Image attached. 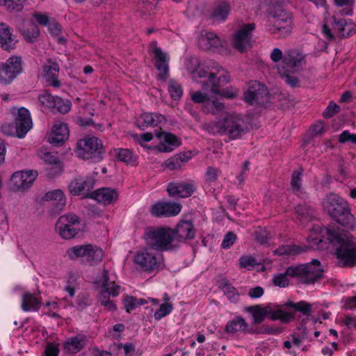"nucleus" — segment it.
I'll return each mask as SVG.
<instances>
[{"mask_svg":"<svg viewBox=\"0 0 356 356\" xmlns=\"http://www.w3.org/2000/svg\"><path fill=\"white\" fill-rule=\"evenodd\" d=\"M207 67V70L199 67L193 71V79L198 81V79L207 78V81H201L204 88H210L213 93L218 94L220 97L228 99L234 97L236 95V91L232 88L220 89L223 84L227 83L230 81L227 72L214 62H211Z\"/></svg>","mask_w":356,"mask_h":356,"instance_id":"f257e3e1","label":"nucleus"},{"mask_svg":"<svg viewBox=\"0 0 356 356\" xmlns=\"http://www.w3.org/2000/svg\"><path fill=\"white\" fill-rule=\"evenodd\" d=\"M326 232L330 243L337 245L334 255L338 266H356V238L340 229L327 228Z\"/></svg>","mask_w":356,"mask_h":356,"instance_id":"f03ea898","label":"nucleus"},{"mask_svg":"<svg viewBox=\"0 0 356 356\" xmlns=\"http://www.w3.org/2000/svg\"><path fill=\"white\" fill-rule=\"evenodd\" d=\"M323 270L318 259H313L310 263L291 266L284 273H278L273 277V283L280 287L289 285L288 277H296L302 284H314L323 276Z\"/></svg>","mask_w":356,"mask_h":356,"instance_id":"7ed1b4c3","label":"nucleus"},{"mask_svg":"<svg viewBox=\"0 0 356 356\" xmlns=\"http://www.w3.org/2000/svg\"><path fill=\"white\" fill-rule=\"evenodd\" d=\"M204 129L211 134L227 136L232 140L241 138L246 132L241 115L229 113L221 114L217 121L205 124Z\"/></svg>","mask_w":356,"mask_h":356,"instance_id":"20e7f679","label":"nucleus"},{"mask_svg":"<svg viewBox=\"0 0 356 356\" xmlns=\"http://www.w3.org/2000/svg\"><path fill=\"white\" fill-rule=\"evenodd\" d=\"M323 207L333 220L348 229H353L356 220L343 199L337 194L327 195L323 201Z\"/></svg>","mask_w":356,"mask_h":356,"instance_id":"39448f33","label":"nucleus"},{"mask_svg":"<svg viewBox=\"0 0 356 356\" xmlns=\"http://www.w3.org/2000/svg\"><path fill=\"white\" fill-rule=\"evenodd\" d=\"M144 238L155 250L172 251L178 248L174 230L170 227H147L145 229Z\"/></svg>","mask_w":356,"mask_h":356,"instance_id":"423d86ee","label":"nucleus"},{"mask_svg":"<svg viewBox=\"0 0 356 356\" xmlns=\"http://www.w3.org/2000/svg\"><path fill=\"white\" fill-rule=\"evenodd\" d=\"M97 284L99 286L98 301L101 305L106 311H115L116 305L113 300L110 299V297H116L120 294V286L110 280L108 272L105 269L98 277Z\"/></svg>","mask_w":356,"mask_h":356,"instance_id":"0eeeda50","label":"nucleus"},{"mask_svg":"<svg viewBox=\"0 0 356 356\" xmlns=\"http://www.w3.org/2000/svg\"><path fill=\"white\" fill-rule=\"evenodd\" d=\"M248 312L252 314L254 323H261L266 316L272 320H280L286 323L294 318V315L290 312H284L279 305L268 304L265 307L254 305L248 308Z\"/></svg>","mask_w":356,"mask_h":356,"instance_id":"6e6552de","label":"nucleus"},{"mask_svg":"<svg viewBox=\"0 0 356 356\" xmlns=\"http://www.w3.org/2000/svg\"><path fill=\"white\" fill-rule=\"evenodd\" d=\"M66 254L70 260L73 261L83 258L90 266L99 264L104 257L103 250L90 243L71 247L67 250Z\"/></svg>","mask_w":356,"mask_h":356,"instance_id":"1a4fd4ad","label":"nucleus"},{"mask_svg":"<svg viewBox=\"0 0 356 356\" xmlns=\"http://www.w3.org/2000/svg\"><path fill=\"white\" fill-rule=\"evenodd\" d=\"M103 151V145L101 140L96 137L86 136L80 139L76 144V153L83 159H97Z\"/></svg>","mask_w":356,"mask_h":356,"instance_id":"9d476101","label":"nucleus"},{"mask_svg":"<svg viewBox=\"0 0 356 356\" xmlns=\"http://www.w3.org/2000/svg\"><path fill=\"white\" fill-rule=\"evenodd\" d=\"M56 229L64 239L74 238L81 229L79 217L71 213L61 216L56 224Z\"/></svg>","mask_w":356,"mask_h":356,"instance_id":"9b49d317","label":"nucleus"},{"mask_svg":"<svg viewBox=\"0 0 356 356\" xmlns=\"http://www.w3.org/2000/svg\"><path fill=\"white\" fill-rule=\"evenodd\" d=\"M22 71L21 58H9L6 63L0 64V83H10Z\"/></svg>","mask_w":356,"mask_h":356,"instance_id":"f8f14e48","label":"nucleus"},{"mask_svg":"<svg viewBox=\"0 0 356 356\" xmlns=\"http://www.w3.org/2000/svg\"><path fill=\"white\" fill-rule=\"evenodd\" d=\"M255 29L254 23L241 26L233 35L232 44L240 52H243L251 45L252 33Z\"/></svg>","mask_w":356,"mask_h":356,"instance_id":"ddd939ff","label":"nucleus"},{"mask_svg":"<svg viewBox=\"0 0 356 356\" xmlns=\"http://www.w3.org/2000/svg\"><path fill=\"white\" fill-rule=\"evenodd\" d=\"M38 176L34 170L17 171L13 174L10 180V188L15 191H24L29 188Z\"/></svg>","mask_w":356,"mask_h":356,"instance_id":"4468645a","label":"nucleus"},{"mask_svg":"<svg viewBox=\"0 0 356 356\" xmlns=\"http://www.w3.org/2000/svg\"><path fill=\"white\" fill-rule=\"evenodd\" d=\"M245 100L251 105H264L269 100L267 88L257 81L252 82L245 93Z\"/></svg>","mask_w":356,"mask_h":356,"instance_id":"2eb2a0df","label":"nucleus"},{"mask_svg":"<svg viewBox=\"0 0 356 356\" xmlns=\"http://www.w3.org/2000/svg\"><path fill=\"white\" fill-rule=\"evenodd\" d=\"M149 47L154 54L155 67L159 72L158 78L161 80H165L169 72V57L165 52L157 47L156 42H152Z\"/></svg>","mask_w":356,"mask_h":356,"instance_id":"dca6fc26","label":"nucleus"},{"mask_svg":"<svg viewBox=\"0 0 356 356\" xmlns=\"http://www.w3.org/2000/svg\"><path fill=\"white\" fill-rule=\"evenodd\" d=\"M305 55L298 50L287 51L283 57V69L286 72H299L305 61Z\"/></svg>","mask_w":356,"mask_h":356,"instance_id":"f3484780","label":"nucleus"},{"mask_svg":"<svg viewBox=\"0 0 356 356\" xmlns=\"http://www.w3.org/2000/svg\"><path fill=\"white\" fill-rule=\"evenodd\" d=\"M15 123L16 136L19 138H24L33 126L32 119L29 110L24 107L19 108L17 115L15 117Z\"/></svg>","mask_w":356,"mask_h":356,"instance_id":"a211bd4d","label":"nucleus"},{"mask_svg":"<svg viewBox=\"0 0 356 356\" xmlns=\"http://www.w3.org/2000/svg\"><path fill=\"white\" fill-rule=\"evenodd\" d=\"M134 261L146 271L154 270L158 266L156 257L151 248L138 252L135 255Z\"/></svg>","mask_w":356,"mask_h":356,"instance_id":"6ab92c4d","label":"nucleus"},{"mask_svg":"<svg viewBox=\"0 0 356 356\" xmlns=\"http://www.w3.org/2000/svg\"><path fill=\"white\" fill-rule=\"evenodd\" d=\"M181 210L179 203L173 202H158L151 209V213L156 217H170L178 215Z\"/></svg>","mask_w":356,"mask_h":356,"instance_id":"aec40b11","label":"nucleus"},{"mask_svg":"<svg viewBox=\"0 0 356 356\" xmlns=\"http://www.w3.org/2000/svg\"><path fill=\"white\" fill-rule=\"evenodd\" d=\"M172 230H174L178 247L181 242H184L185 240L193 239L195 236V229L191 220H180L177 223L176 228L172 229Z\"/></svg>","mask_w":356,"mask_h":356,"instance_id":"412c9836","label":"nucleus"},{"mask_svg":"<svg viewBox=\"0 0 356 356\" xmlns=\"http://www.w3.org/2000/svg\"><path fill=\"white\" fill-rule=\"evenodd\" d=\"M95 180L90 177H79L73 179L70 185V193L73 195H84L94 187Z\"/></svg>","mask_w":356,"mask_h":356,"instance_id":"4be33fe9","label":"nucleus"},{"mask_svg":"<svg viewBox=\"0 0 356 356\" xmlns=\"http://www.w3.org/2000/svg\"><path fill=\"white\" fill-rule=\"evenodd\" d=\"M293 27V18L275 23H267V29L269 33L277 38H284L290 35Z\"/></svg>","mask_w":356,"mask_h":356,"instance_id":"5701e85b","label":"nucleus"},{"mask_svg":"<svg viewBox=\"0 0 356 356\" xmlns=\"http://www.w3.org/2000/svg\"><path fill=\"white\" fill-rule=\"evenodd\" d=\"M331 25L334 31L339 32L343 38H348L356 32V26L350 19L338 18L333 15L331 17Z\"/></svg>","mask_w":356,"mask_h":356,"instance_id":"b1692460","label":"nucleus"},{"mask_svg":"<svg viewBox=\"0 0 356 356\" xmlns=\"http://www.w3.org/2000/svg\"><path fill=\"white\" fill-rule=\"evenodd\" d=\"M195 190V186L193 184L185 181L170 183L167 188L170 196L181 198L190 197Z\"/></svg>","mask_w":356,"mask_h":356,"instance_id":"393cba45","label":"nucleus"},{"mask_svg":"<svg viewBox=\"0 0 356 356\" xmlns=\"http://www.w3.org/2000/svg\"><path fill=\"white\" fill-rule=\"evenodd\" d=\"M155 135L159 140L156 148L161 152H170L180 144L178 138L172 134L156 131Z\"/></svg>","mask_w":356,"mask_h":356,"instance_id":"a878e982","label":"nucleus"},{"mask_svg":"<svg viewBox=\"0 0 356 356\" xmlns=\"http://www.w3.org/2000/svg\"><path fill=\"white\" fill-rule=\"evenodd\" d=\"M198 46L203 50L216 49L222 45V41L213 31H202L197 39Z\"/></svg>","mask_w":356,"mask_h":356,"instance_id":"bb28decb","label":"nucleus"},{"mask_svg":"<svg viewBox=\"0 0 356 356\" xmlns=\"http://www.w3.org/2000/svg\"><path fill=\"white\" fill-rule=\"evenodd\" d=\"M69 136V129L67 124L63 122L57 121L54 123L48 141L51 144L60 145L63 143Z\"/></svg>","mask_w":356,"mask_h":356,"instance_id":"cd10ccee","label":"nucleus"},{"mask_svg":"<svg viewBox=\"0 0 356 356\" xmlns=\"http://www.w3.org/2000/svg\"><path fill=\"white\" fill-rule=\"evenodd\" d=\"M164 115L156 113H144L137 120L136 124L140 129L148 127H156L165 122Z\"/></svg>","mask_w":356,"mask_h":356,"instance_id":"c85d7f7f","label":"nucleus"},{"mask_svg":"<svg viewBox=\"0 0 356 356\" xmlns=\"http://www.w3.org/2000/svg\"><path fill=\"white\" fill-rule=\"evenodd\" d=\"M118 197V192L110 188H102L93 192L92 197L104 205L114 203Z\"/></svg>","mask_w":356,"mask_h":356,"instance_id":"c756f323","label":"nucleus"},{"mask_svg":"<svg viewBox=\"0 0 356 356\" xmlns=\"http://www.w3.org/2000/svg\"><path fill=\"white\" fill-rule=\"evenodd\" d=\"M44 76L47 82L54 88H59L60 81L58 80L59 65L56 62L48 60L43 66Z\"/></svg>","mask_w":356,"mask_h":356,"instance_id":"7c9ffc66","label":"nucleus"},{"mask_svg":"<svg viewBox=\"0 0 356 356\" xmlns=\"http://www.w3.org/2000/svg\"><path fill=\"white\" fill-rule=\"evenodd\" d=\"M41 306L40 298L30 292H25L22 296L21 308L24 312H37Z\"/></svg>","mask_w":356,"mask_h":356,"instance_id":"2f4dec72","label":"nucleus"},{"mask_svg":"<svg viewBox=\"0 0 356 356\" xmlns=\"http://www.w3.org/2000/svg\"><path fill=\"white\" fill-rule=\"evenodd\" d=\"M86 346V336H74L68 338L63 343V348L69 354H76Z\"/></svg>","mask_w":356,"mask_h":356,"instance_id":"473e14b6","label":"nucleus"},{"mask_svg":"<svg viewBox=\"0 0 356 356\" xmlns=\"http://www.w3.org/2000/svg\"><path fill=\"white\" fill-rule=\"evenodd\" d=\"M16 41L13 37L10 29L5 23L0 24V46L4 50H10L14 48Z\"/></svg>","mask_w":356,"mask_h":356,"instance_id":"72a5a7b5","label":"nucleus"},{"mask_svg":"<svg viewBox=\"0 0 356 356\" xmlns=\"http://www.w3.org/2000/svg\"><path fill=\"white\" fill-rule=\"evenodd\" d=\"M230 13V6L226 1L217 3L211 14V19L213 22H222L227 19Z\"/></svg>","mask_w":356,"mask_h":356,"instance_id":"f704fd0d","label":"nucleus"},{"mask_svg":"<svg viewBox=\"0 0 356 356\" xmlns=\"http://www.w3.org/2000/svg\"><path fill=\"white\" fill-rule=\"evenodd\" d=\"M293 18L292 14L282 6H274L269 9L267 23H275Z\"/></svg>","mask_w":356,"mask_h":356,"instance_id":"c9c22d12","label":"nucleus"},{"mask_svg":"<svg viewBox=\"0 0 356 356\" xmlns=\"http://www.w3.org/2000/svg\"><path fill=\"white\" fill-rule=\"evenodd\" d=\"M307 250V247L296 245H282L274 250V254L278 256L291 257L300 254Z\"/></svg>","mask_w":356,"mask_h":356,"instance_id":"e433bc0d","label":"nucleus"},{"mask_svg":"<svg viewBox=\"0 0 356 356\" xmlns=\"http://www.w3.org/2000/svg\"><path fill=\"white\" fill-rule=\"evenodd\" d=\"M44 200L51 202V204L57 210H61L66 203V198L63 191L60 189L53 190L44 195Z\"/></svg>","mask_w":356,"mask_h":356,"instance_id":"4c0bfd02","label":"nucleus"},{"mask_svg":"<svg viewBox=\"0 0 356 356\" xmlns=\"http://www.w3.org/2000/svg\"><path fill=\"white\" fill-rule=\"evenodd\" d=\"M247 328L248 324L245 319L241 316H237L227 323L225 331L232 334L236 332H245Z\"/></svg>","mask_w":356,"mask_h":356,"instance_id":"58836bf2","label":"nucleus"},{"mask_svg":"<svg viewBox=\"0 0 356 356\" xmlns=\"http://www.w3.org/2000/svg\"><path fill=\"white\" fill-rule=\"evenodd\" d=\"M220 288L232 302H236L238 300L239 293L237 289L226 280H222L220 283Z\"/></svg>","mask_w":356,"mask_h":356,"instance_id":"ea45409f","label":"nucleus"},{"mask_svg":"<svg viewBox=\"0 0 356 356\" xmlns=\"http://www.w3.org/2000/svg\"><path fill=\"white\" fill-rule=\"evenodd\" d=\"M114 152L118 160L127 164L135 165L136 156L129 149L116 148Z\"/></svg>","mask_w":356,"mask_h":356,"instance_id":"a19ab883","label":"nucleus"},{"mask_svg":"<svg viewBox=\"0 0 356 356\" xmlns=\"http://www.w3.org/2000/svg\"><path fill=\"white\" fill-rule=\"evenodd\" d=\"M26 0H0V6L5 7L8 11H21Z\"/></svg>","mask_w":356,"mask_h":356,"instance_id":"79ce46f5","label":"nucleus"},{"mask_svg":"<svg viewBox=\"0 0 356 356\" xmlns=\"http://www.w3.org/2000/svg\"><path fill=\"white\" fill-rule=\"evenodd\" d=\"M168 92L174 100L179 99L183 95L181 86L174 79H170L168 86Z\"/></svg>","mask_w":356,"mask_h":356,"instance_id":"37998d69","label":"nucleus"},{"mask_svg":"<svg viewBox=\"0 0 356 356\" xmlns=\"http://www.w3.org/2000/svg\"><path fill=\"white\" fill-rule=\"evenodd\" d=\"M296 211L304 221H309L314 217V209L305 204H298L296 207Z\"/></svg>","mask_w":356,"mask_h":356,"instance_id":"c03bdc74","label":"nucleus"},{"mask_svg":"<svg viewBox=\"0 0 356 356\" xmlns=\"http://www.w3.org/2000/svg\"><path fill=\"white\" fill-rule=\"evenodd\" d=\"M286 305L301 312L305 316H309L312 310V305L305 301H299L296 303L289 302Z\"/></svg>","mask_w":356,"mask_h":356,"instance_id":"a18cd8bd","label":"nucleus"},{"mask_svg":"<svg viewBox=\"0 0 356 356\" xmlns=\"http://www.w3.org/2000/svg\"><path fill=\"white\" fill-rule=\"evenodd\" d=\"M302 170H295L291 176V186L293 191L298 194L301 192Z\"/></svg>","mask_w":356,"mask_h":356,"instance_id":"49530a36","label":"nucleus"},{"mask_svg":"<svg viewBox=\"0 0 356 356\" xmlns=\"http://www.w3.org/2000/svg\"><path fill=\"white\" fill-rule=\"evenodd\" d=\"M55 104L52 108L56 110L60 113L65 114L68 113L72 106V104L69 100H64L59 97H56Z\"/></svg>","mask_w":356,"mask_h":356,"instance_id":"de8ad7c7","label":"nucleus"},{"mask_svg":"<svg viewBox=\"0 0 356 356\" xmlns=\"http://www.w3.org/2000/svg\"><path fill=\"white\" fill-rule=\"evenodd\" d=\"M173 307L170 302H165L160 305L159 308L154 312V317L156 321H159L172 311Z\"/></svg>","mask_w":356,"mask_h":356,"instance_id":"09e8293b","label":"nucleus"},{"mask_svg":"<svg viewBox=\"0 0 356 356\" xmlns=\"http://www.w3.org/2000/svg\"><path fill=\"white\" fill-rule=\"evenodd\" d=\"M221 172L219 169L215 167L209 166L207 168L205 173L206 181L209 183L216 182Z\"/></svg>","mask_w":356,"mask_h":356,"instance_id":"8fccbe9b","label":"nucleus"},{"mask_svg":"<svg viewBox=\"0 0 356 356\" xmlns=\"http://www.w3.org/2000/svg\"><path fill=\"white\" fill-rule=\"evenodd\" d=\"M56 97L52 96L49 93L44 92L39 95L38 99L40 104L47 108H52L55 104Z\"/></svg>","mask_w":356,"mask_h":356,"instance_id":"3c124183","label":"nucleus"},{"mask_svg":"<svg viewBox=\"0 0 356 356\" xmlns=\"http://www.w3.org/2000/svg\"><path fill=\"white\" fill-rule=\"evenodd\" d=\"M256 264V260L252 256H243L239 259V266L241 268H250L254 267Z\"/></svg>","mask_w":356,"mask_h":356,"instance_id":"603ef678","label":"nucleus"},{"mask_svg":"<svg viewBox=\"0 0 356 356\" xmlns=\"http://www.w3.org/2000/svg\"><path fill=\"white\" fill-rule=\"evenodd\" d=\"M122 304L127 312H131L137 307L136 298L127 296L122 300Z\"/></svg>","mask_w":356,"mask_h":356,"instance_id":"864d4df0","label":"nucleus"},{"mask_svg":"<svg viewBox=\"0 0 356 356\" xmlns=\"http://www.w3.org/2000/svg\"><path fill=\"white\" fill-rule=\"evenodd\" d=\"M60 353L58 344L56 343H49L43 353V356H58Z\"/></svg>","mask_w":356,"mask_h":356,"instance_id":"5fc2aeb1","label":"nucleus"},{"mask_svg":"<svg viewBox=\"0 0 356 356\" xmlns=\"http://www.w3.org/2000/svg\"><path fill=\"white\" fill-rule=\"evenodd\" d=\"M289 72H286V70L282 74L284 81L291 88H297L300 86L299 79L297 76L290 75Z\"/></svg>","mask_w":356,"mask_h":356,"instance_id":"6e6d98bb","label":"nucleus"},{"mask_svg":"<svg viewBox=\"0 0 356 356\" xmlns=\"http://www.w3.org/2000/svg\"><path fill=\"white\" fill-rule=\"evenodd\" d=\"M164 165L170 170H177L182 167L181 161L177 156H174L164 162Z\"/></svg>","mask_w":356,"mask_h":356,"instance_id":"4d7b16f0","label":"nucleus"},{"mask_svg":"<svg viewBox=\"0 0 356 356\" xmlns=\"http://www.w3.org/2000/svg\"><path fill=\"white\" fill-rule=\"evenodd\" d=\"M236 236L233 232H228L225 234L222 243L221 247L224 249L229 248L236 241Z\"/></svg>","mask_w":356,"mask_h":356,"instance_id":"13d9d810","label":"nucleus"},{"mask_svg":"<svg viewBox=\"0 0 356 356\" xmlns=\"http://www.w3.org/2000/svg\"><path fill=\"white\" fill-rule=\"evenodd\" d=\"M339 110L340 108L337 104L334 102H330L323 113V117L325 118H332L336 113H339Z\"/></svg>","mask_w":356,"mask_h":356,"instance_id":"bf43d9fd","label":"nucleus"},{"mask_svg":"<svg viewBox=\"0 0 356 356\" xmlns=\"http://www.w3.org/2000/svg\"><path fill=\"white\" fill-rule=\"evenodd\" d=\"M41 158L48 164L55 165V168H58V170H60V167L58 163V157L54 156L50 152H45L42 156Z\"/></svg>","mask_w":356,"mask_h":356,"instance_id":"052dcab7","label":"nucleus"},{"mask_svg":"<svg viewBox=\"0 0 356 356\" xmlns=\"http://www.w3.org/2000/svg\"><path fill=\"white\" fill-rule=\"evenodd\" d=\"M40 35V31L35 24H31L30 29L25 32V35L29 41H33Z\"/></svg>","mask_w":356,"mask_h":356,"instance_id":"680f3d73","label":"nucleus"},{"mask_svg":"<svg viewBox=\"0 0 356 356\" xmlns=\"http://www.w3.org/2000/svg\"><path fill=\"white\" fill-rule=\"evenodd\" d=\"M153 138V134L150 132H147L140 134L139 138H136L137 142L140 145L144 148H149V146L145 145L144 143L149 142Z\"/></svg>","mask_w":356,"mask_h":356,"instance_id":"e2e57ef3","label":"nucleus"},{"mask_svg":"<svg viewBox=\"0 0 356 356\" xmlns=\"http://www.w3.org/2000/svg\"><path fill=\"white\" fill-rule=\"evenodd\" d=\"M348 141L356 143V134H350L348 131H344L340 134L339 142L346 143Z\"/></svg>","mask_w":356,"mask_h":356,"instance_id":"0e129e2a","label":"nucleus"},{"mask_svg":"<svg viewBox=\"0 0 356 356\" xmlns=\"http://www.w3.org/2000/svg\"><path fill=\"white\" fill-rule=\"evenodd\" d=\"M191 97L193 102L196 104L203 103L207 98V95L200 91L191 93Z\"/></svg>","mask_w":356,"mask_h":356,"instance_id":"69168bd1","label":"nucleus"},{"mask_svg":"<svg viewBox=\"0 0 356 356\" xmlns=\"http://www.w3.org/2000/svg\"><path fill=\"white\" fill-rule=\"evenodd\" d=\"M264 294V289L261 286L252 288L248 291V295L252 298H259Z\"/></svg>","mask_w":356,"mask_h":356,"instance_id":"338daca9","label":"nucleus"},{"mask_svg":"<svg viewBox=\"0 0 356 356\" xmlns=\"http://www.w3.org/2000/svg\"><path fill=\"white\" fill-rule=\"evenodd\" d=\"M344 324L349 328L356 329V316H346L343 320Z\"/></svg>","mask_w":356,"mask_h":356,"instance_id":"774afa93","label":"nucleus"}]
</instances>
